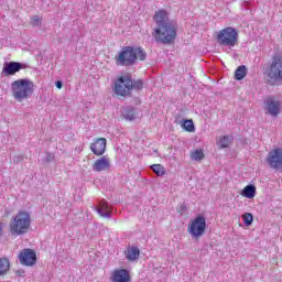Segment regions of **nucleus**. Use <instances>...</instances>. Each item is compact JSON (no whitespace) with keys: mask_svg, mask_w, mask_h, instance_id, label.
I'll use <instances>...</instances> for the list:
<instances>
[{"mask_svg":"<svg viewBox=\"0 0 282 282\" xmlns=\"http://www.w3.org/2000/svg\"><path fill=\"white\" fill-rule=\"evenodd\" d=\"M95 210H97L98 215H100V217H104L105 219H111V215L113 213L106 200H101L99 203V206L96 207Z\"/></svg>","mask_w":282,"mask_h":282,"instance_id":"2eb2a0df","label":"nucleus"},{"mask_svg":"<svg viewBox=\"0 0 282 282\" xmlns=\"http://www.w3.org/2000/svg\"><path fill=\"white\" fill-rule=\"evenodd\" d=\"M264 105H265L267 113H269V116H272V118H276V116L281 113V102L274 100L273 97H267L264 99Z\"/></svg>","mask_w":282,"mask_h":282,"instance_id":"f8f14e48","label":"nucleus"},{"mask_svg":"<svg viewBox=\"0 0 282 282\" xmlns=\"http://www.w3.org/2000/svg\"><path fill=\"white\" fill-rule=\"evenodd\" d=\"M151 170L159 176L166 175V170H164V166H162V164L151 165Z\"/></svg>","mask_w":282,"mask_h":282,"instance_id":"b1692460","label":"nucleus"},{"mask_svg":"<svg viewBox=\"0 0 282 282\" xmlns=\"http://www.w3.org/2000/svg\"><path fill=\"white\" fill-rule=\"evenodd\" d=\"M147 61V52L142 47L123 46L117 57V65L131 67L135 65V61Z\"/></svg>","mask_w":282,"mask_h":282,"instance_id":"f03ea898","label":"nucleus"},{"mask_svg":"<svg viewBox=\"0 0 282 282\" xmlns=\"http://www.w3.org/2000/svg\"><path fill=\"white\" fill-rule=\"evenodd\" d=\"M122 119L128 121L135 120V108H128L122 112Z\"/></svg>","mask_w":282,"mask_h":282,"instance_id":"412c9836","label":"nucleus"},{"mask_svg":"<svg viewBox=\"0 0 282 282\" xmlns=\"http://www.w3.org/2000/svg\"><path fill=\"white\" fill-rule=\"evenodd\" d=\"M269 85H276L282 83V57L273 56L271 64L267 70Z\"/></svg>","mask_w":282,"mask_h":282,"instance_id":"0eeeda50","label":"nucleus"},{"mask_svg":"<svg viewBox=\"0 0 282 282\" xmlns=\"http://www.w3.org/2000/svg\"><path fill=\"white\" fill-rule=\"evenodd\" d=\"M10 272V259L0 258V276H6Z\"/></svg>","mask_w":282,"mask_h":282,"instance_id":"6ab92c4d","label":"nucleus"},{"mask_svg":"<svg viewBox=\"0 0 282 282\" xmlns=\"http://www.w3.org/2000/svg\"><path fill=\"white\" fill-rule=\"evenodd\" d=\"M248 74V68L246 67V65H240L237 67L236 72H235V78L236 80H243V78H246Z\"/></svg>","mask_w":282,"mask_h":282,"instance_id":"aec40b11","label":"nucleus"},{"mask_svg":"<svg viewBox=\"0 0 282 282\" xmlns=\"http://www.w3.org/2000/svg\"><path fill=\"white\" fill-rule=\"evenodd\" d=\"M191 158L192 160H195V162H199V160H204V151L196 150L192 152Z\"/></svg>","mask_w":282,"mask_h":282,"instance_id":"393cba45","label":"nucleus"},{"mask_svg":"<svg viewBox=\"0 0 282 282\" xmlns=\"http://www.w3.org/2000/svg\"><path fill=\"white\" fill-rule=\"evenodd\" d=\"M111 169V161L107 156H101L93 164V171L95 173H102V171H109Z\"/></svg>","mask_w":282,"mask_h":282,"instance_id":"4468645a","label":"nucleus"},{"mask_svg":"<svg viewBox=\"0 0 282 282\" xmlns=\"http://www.w3.org/2000/svg\"><path fill=\"white\" fill-rule=\"evenodd\" d=\"M232 142V135H225L219 140L220 149H228Z\"/></svg>","mask_w":282,"mask_h":282,"instance_id":"5701e85b","label":"nucleus"},{"mask_svg":"<svg viewBox=\"0 0 282 282\" xmlns=\"http://www.w3.org/2000/svg\"><path fill=\"white\" fill-rule=\"evenodd\" d=\"M11 91L14 100L23 102L34 94V83L28 78L18 79L11 84Z\"/></svg>","mask_w":282,"mask_h":282,"instance_id":"7ed1b4c3","label":"nucleus"},{"mask_svg":"<svg viewBox=\"0 0 282 282\" xmlns=\"http://www.w3.org/2000/svg\"><path fill=\"white\" fill-rule=\"evenodd\" d=\"M3 235V223H0V237Z\"/></svg>","mask_w":282,"mask_h":282,"instance_id":"c756f323","label":"nucleus"},{"mask_svg":"<svg viewBox=\"0 0 282 282\" xmlns=\"http://www.w3.org/2000/svg\"><path fill=\"white\" fill-rule=\"evenodd\" d=\"M113 282H129L131 281V276L129 275V271L124 269L116 270L112 276Z\"/></svg>","mask_w":282,"mask_h":282,"instance_id":"dca6fc26","label":"nucleus"},{"mask_svg":"<svg viewBox=\"0 0 282 282\" xmlns=\"http://www.w3.org/2000/svg\"><path fill=\"white\" fill-rule=\"evenodd\" d=\"M188 232L195 239H199L206 232V218L202 215L197 216L188 226Z\"/></svg>","mask_w":282,"mask_h":282,"instance_id":"6e6552de","label":"nucleus"},{"mask_svg":"<svg viewBox=\"0 0 282 282\" xmlns=\"http://www.w3.org/2000/svg\"><path fill=\"white\" fill-rule=\"evenodd\" d=\"M143 87L144 84L142 79L133 80L131 76L126 75L118 78L115 85V94H117V96H129L133 89L140 91Z\"/></svg>","mask_w":282,"mask_h":282,"instance_id":"20e7f679","label":"nucleus"},{"mask_svg":"<svg viewBox=\"0 0 282 282\" xmlns=\"http://www.w3.org/2000/svg\"><path fill=\"white\" fill-rule=\"evenodd\" d=\"M52 160H54V154L47 153L46 158H45V162L50 163V162H52Z\"/></svg>","mask_w":282,"mask_h":282,"instance_id":"cd10ccee","label":"nucleus"},{"mask_svg":"<svg viewBox=\"0 0 282 282\" xmlns=\"http://www.w3.org/2000/svg\"><path fill=\"white\" fill-rule=\"evenodd\" d=\"M20 160H23V158L22 156H17V158L13 159V162H19Z\"/></svg>","mask_w":282,"mask_h":282,"instance_id":"7c9ffc66","label":"nucleus"},{"mask_svg":"<svg viewBox=\"0 0 282 282\" xmlns=\"http://www.w3.org/2000/svg\"><path fill=\"white\" fill-rule=\"evenodd\" d=\"M126 254V259L128 261H138V259H140V248L132 246V247H128L127 250L124 251Z\"/></svg>","mask_w":282,"mask_h":282,"instance_id":"f3484780","label":"nucleus"},{"mask_svg":"<svg viewBox=\"0 0 282 282\" xmlns=\"http://www.w3.org/2000/svg\"><path fill=\"white\" fill-rule=\"evenodd\" d=\"M90 151L94 153V155H105V151H107V139L98 138L90 144Z\"/></svg>","mask_w":282,"mask_h":282,"instance_id":"ddd939ff","label":"nucleus"},{"mask_svg":"<svg viewBox=\"0 0 282 282\" xmlns=\"http://www.w3.org/2000/svg\"><path fill=\"white\" fill-rule=\"evenodd\" d=\"M31 218L26 212H20L10 223V234L13 237L25 235L30 230Z\"/></svg>","mask_w":282,"mask_h":282,"instance_id":"39448f33","label":"nucleus"},{"mask_svg":"<svg viewBox=\"0 0 282 282\" xmlns=\"http://www.w3.org/2000/svg\"><path fill=\"white\" fill-rule=\"evenodd\" d=\"M241 195L242 197H247V199H252L257 195V187L249 184L242 189Z\"/></svg>","mask_w":282,"mask_h":282,"instance_id":"a211bd4d","label":"nucleus"},{"mask_svg":"<svg viewBox=\"0 0 282 282\" xmlns=\"http://www.w3.org/2000/svg\"><path fill=\"white\" fill-rule=\"evenodd\" d=\"M155 28L152 36L156 43L162 45H171L177 39V22L169 19V13L164 10H159L154 13Z\"/></svg>","mask_w":282,"mask_h":282,"instance_id":"f257e3e1","label":"nucleus"},{"mask_svg":"<svg viewBox=\"0 0 282 282\" xmlns=\"http://www.w3.org/2000/svg\"><path fill=\"white\" fill-rule=\"evenodd\" d=\"M41 21H43V18H41L39 15H33L31 18V25L33 28H41Z\"/></svg>","mask_w":282,"mask_h":282,"instance_id":"bb28decb","label":"nucleus"},{"mask_svg":"<svg viewBox=\"0 0 282 282\" xmlns=\"http://www.w3.org/2000/svg\"><path fill=\"white\" fill-rule=\"evenodd\" d=\"M55 87H57V89H63V82L57 80V82L55 83Z\"/></svg>","mask_w":282,"mask_h":282,"instance_id":"c85d7f7f","label":"nucleus"},{"mask_svg":"<svg viewBox=\"0 0 282 282\" xmlns=\"http://www.w3.org/2000/svg\"><path fill=\"white\" fill-rule=\"evenodd\" d=\"M267 163L273 171H282V148H276L269 151L267 155Z\"/></svg>","mask_w":282,"mask_h":282,"instance_id":"1a4fd4ad","label":"nucleus"},{"mask_svg":"<svg viewBox=\"0 0 282 282\" xmlns=\"http://www.w3.org/2000/svg\"><path fill=\"white\" fill-rule=\"evenodd\" d=\"M28 65L19 62H4L2 76H14L20 69H26Z\"/></svg>","mask_w":282,"mask_h":282,"instance_id":"9b49d317","label":"nucleus"},{"mask_svg":"<svg viewBox=\"0 0 282 282\" xmlns=\"http://www.w3.org/2000/svg\"><path fill=\"white\" fill-rule=\"evenodd\" d=\"M182 127L185 129V131H188V133H195V123L193 120H184Z\"/></svg>","mask_w":282,"mask_h":282,"instance_id":"4be33fe9","label":"nucleus"},{"mask_svg":"<svg viewBox=\"0 0 282 282\" xmlns=\"http://www.w3.org/2000/svg\"><path fill=\"white\" fill-rule=\"evenodd\" d=\"M185 208H186V207H185V206H183V207H182V210H185Z\"/></svg>","mask_w":282,"mask_h":282,"instance_id":"2f4dec72","label":"nucleus"},{"mask_svg":"<svg viewBox=\"0 0 282 282\" xmlns=\"http://www.w3.org/2000/svg\"><path fill=\"white\" fill-rule=\"evenodd\" d=\"M19 261L21 265L32 268L36 263V252L33 249H23L19 253Z\"/></svg>","mask_w":282,"mask_h":282,"instance_id":"9d476101","label":"nucleus"},{"mask_svg":"<svg viewBox=\"0 0 282 282\" xmlns=\"http://www.w3.org/2000/svg\"><path fill=\"white\" fill-rule=\"evenodd\" d=\"M216 39L218 45H224L225 47H235V45H237L239 42V33H237V29L228 26L220 30Z\"/></svg>","mask_w":282,"mask_h":282,"instance_id":"423d86ee","label":"nucleus"},{"mask_svg":"<svg viewBox=\"0 0 282 282\" xmlns=\"http://www.w3.org/2000/svg\"><path fill=\"white\" fill-rule=\"evenodd\" d=\"M242 220L245 226H252L253 216L250 213H246L242 215Z\"/></svg>","mask_w":282,"mask_h":282,"instance_id":"a878e982","label":"nucleus"}]
</instances>
